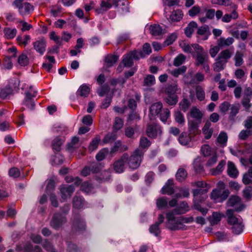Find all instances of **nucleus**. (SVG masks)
<instances>
[{"label":"nucleus","mask_w":252,"mask_h":252,"mask_svg":"<svg viewBox=\"0 0 252 252\" xmlns=\"http://www.w3.org/2000/svg\"><path fill=\"white\" fill-rule=\"evenodd\" d=\"M143 52L141 51H133L123 56L122 63L125 67H130L133 65V60H139L141 58H144Z\"/></svg>","instance_id":"20e7f679"},{"label":"nucleus","mask_w":252,"mask_h":252,"mask_svg":"<svg viewBox=\"0 0 252 252\" xmlns=\"http://www.w3.org/2000/svg\"><path fill=\"white\" fill-rule=\"evenodd\" d=\"M32 6L29 3H24L22 7L19 10V13L24 16L29 14L32 10Z\"/></svg>","instance_id":"a19ab883"},{"label":"nucleus","mask_w":252,"mask_h":252,"mask_svg":"<svg viewBox=\"0 0 252 252\" xmlns=\"http://www.w3.org/2000/svg\"><path fill=\"white\" fill-rule=\"evenodd\" d=\"M179 143L182 145H187L189 144L191 141V138L189 134L186 132H182L178 138Z\"/></svg>","instance_id":"ea45409f"},{"label":"nucleus","mask_w":252,"mask_h":252,"mask_svg":"<svg viewBox=\"0 0 252 252\" xmlns=\"http://www.w3.org/2000/svg\"><path fill=\"white\" fill-rule=\"evenodd\" d=\"M187 176V173L185 169L180 168L178 170L176 173V179L179 181H182L186 178Z\"/></svg>","instance_id":"e2e57ef3"},{"label":"nucleus","mask_w":252,"mask_h":252,"mask_svg":"<svg viewBox=\"0 0 252 252\" xmlns=\"http://www.w3.org/2000/svg\"><path fill=\"white\" fill-rule=\"evenodd\" d=\"M244 225L243 224L242 220L238 223H236L231 227L232 232L236 235L240 234L243 230Z\"/></svg>","instance_id":"79ce46f5"},{"label":"nucleus","mask_w":252,"mask_h":252,"mask_svg":"<svg viewBox=\"0 0 252 252\" xmlns=\"http://www.w3.org/2000/svg\"><path fill=\"white\" fill-rule=\"evenodd\" d=\"M182 11L179 9L173 11L170 17V19L172 22H178L182 18Z\"/></svg>","instance_id":"a18cd8bd"},{"label":"nucleus","mask_w":252,"mask_h":252,"mask_svg":"<svg viewBox=\"0 0 252 252\" xmlns=\"http://www.w3.org/2000/svg\"><path fill=\"white\" fill-rule=\"evenodd\" d=\"M227 204L228 207L234 208V209H233L234 212L235 211H241L245 207V205L242 203L241 198L237 195L231 196L227 202Z\"/></svg>","instance_id":"0eeeda50"},{"label":"nucleus","mask_w":252,"mask_h":252,"mask_svg":"<svg viewBox=\"0 0 252 252\" xmlns=\"http://www.w3.org/2000/svg\"><path fill=\"white\" fill-rule=\"evenodd\" d=\"M31 94H27V95H25V99H24L22 104L25 105L28 108L31 110H33L35 108V104L34 101V98L35 97L32 96Z\"/></svg>","instance_id":"6ab92c4d"},{"label":"nucleus","mask_w":252,"mask_h":252,"mask_svg":"<svg viewBox=\"0 0 252 252\" xmlns=\"http://www.w3.org/2000/svg\"><path fill=\"white\" fill-rule=\"evenodd\" d=\"M189 210V207L188 203L185 201H182L177 208L166 213V219L167 220H172L174 219V216L185 214Z\"/></svg>","instance_id":"423d86ee"},{"label":"nucleus","mask_w":252,"mask_h":252,"mask_svg":"<svg viewBox=\"0 0 252 252\" xmlns=\"http://www.w3.org/2000/svg\"><path fill=\"white\" fill-rule=\"evenodd\" d=\"M209 27L207 25H205L203 27H199L198 29L197 34L199 35L203 36L202 39L205 40L208 38V34L207 33Z\"/></svg>","instance_id":"09e8293b"},{"label":"nucleus","mask_w":252,"mask_h":252,"mask_svg":"<svg viewBox=\"0 0 252 252\" xmlns=\"http://www.w3.org/2000/svg\"><path fill=\"white\" fill-rule=\"evenodd\" d=\"M4 33L5 37L7 39L13 38L17 33L16 29L5 28L4 30Z\"/></svg>","instance_id":"bf43d9fd"},{"label":"nucleus","mask_w":252,"mask_h":252,"mask_svg":"<svg viewBox=\"0 0 252 252\" xmlns=\"http://www.w3.org/2000/svg\"><path fill=\"white\" fill-rule=\"evenodd\" d=\"M226 162L224 160H221L216 168H212L210 172L212 175L216 176L220 174L223 170Z\"/></svg>","instance_id":"cd10ccee"},{"label":"nucleus","mask_w":252,"mask_h":252,"mask_svg":"<svg viewBox=\"0 0 252 252\" xmlns=\"http://www.w3.org/2000/svg\"><path fill=\"white\" fill-rule=\"evenodd\" d=\"M190 115L191 117L195 119L196 121H198V124H200L203 114L199 109L196 107L192 108L190 110Z\"/></svg>","instance_id":"a878e982"},{"label":"nucleus","mask_w":252,"mask_h":252,"mask_svg":"<svg viewBox=\"0 0 252 252\" xmlns=\"http://www.w3.org/2000/svg\"><path fill=\"white\" fill-rule=\"evenodd\" d=\"M25 252H41L42 249L38 246H35L34 247L31 243L26 244L24 248Z\"/></svg>","instance_id":"de8ad7c7"},{"label":"nucleus","mask_w":252,"mask_h":252,"mask_svg":"<svg viewBox=\"0 0 252 252\" xmlns=\"http://www.w3.org/2000/svg\"><path fill=\"white\" fill-rule=\"evenodd\" d=\"M159 118L161 121L165 123L170 116V112L168 108H163L160 111Z\"/></svg>","instance_id":"864d4df0"},{"label":"nucleus","mask_w":252,"mask_h":252,"mask_svg":"<svg viewBox=\"0 0 252 252\" xmlns=\"http://www.w3.org/2000/svg\"><path fill=\"white\" fill-rule=\"evenodd\" d=\"M251 97V94H245L241 100V104L247 112H250L252 106V104L250 102Z\"/></svg>","instance_id":"5701e85b"},{"label":"nucleus","mask_w":252,"mask_h":252,"mask_svg":"<svg viewBox=\"0 0 252 252\" xmlns=\"http://www.w3.org/2000/svg\"><path fill=\"white\" fill-rule=\"evenodd\" d=\"M81 145V142L78 137L74 136L72 138L71 142L68 144L67 149L70 151H73L74 149L78 148Z\"/></svg>","instance_id":"2f4dec72"},{"label":"nucleus","mask_w":252,"mask_h":252,"mask_svg":"<svg viewBox=\"0 0 252 252\" xmlns=\"http://www.w3.org/2000/svg\"><path fill=\"white\" fill-rule=\"evenodd\" d=\"M174 182L173 180H168L161 189V193L162 194L172 195L174 193L173 186Z\"/></svg>","instance_id":"f3484780"},{"label":"nucleus","mask_w":252,"mask_h":252,"mask_svg":"<svg viewBox=\"0 0 252 252\" xmlns=\"http://www.w3.org/2000/svg\"><path fill=\"white\" fill-rule=\"evenodd\" d=\"M233 52L234 49L233 48L225 49L219 53L217 57L218 59L226 63L231 57Z\"/></svg>","instance_id":"dca6fc26"},{"label":"nucleus","mask_w":252,"mask_h":252,"mask_svg":"<svg viewBox=\"0 0 252 252\" xmlns=\"http://www.w3.org/2000/svg\"><path fill=\"white\" fill-rule=\"evenodd\" d=\"M90 92V88L86 84L81 86L77 92V95L81 97H87Z\"/></svg>","instance_id":"7c9ffc66"},{"label":"nucleus","mask_w":252,"mask_h":252,"mask_svg":"<svg viewBox=\"0 0 252 252\" xmlns=\"http://www.w3.org/2000/svg\"><path fill=\"white\" fill-rule=\"evenodd\" d=\"M156 204L159 209L168 208V201L166 197H163L158 198L157 200Z\"/></svg>","instance_id":"5fc2aeb1"},{"label":"nucleus","mask_w":252,"mask_h":252,"mask_svg":"<svg viewBox=\"0 0 252 252\" xmlns=\"http://www.w3.org/2000/svg\"><path fill=\"white\" fill-rule=\"evenodd\" d=\"M226 214L228 218V223L231 226L242 220L240 217L237 218L234 215V210L232 209H228Z\"/></svg>","instance_id":"a211bd4d"},{"label":"nucleus","mask_w":252,"mask_h":252,"mask_svg":"<svg viewBox=\"0 0 252 252\" xmlns=\"http://www.w3.org/2000/svg\"><path fill=\"white\" fill-rule=\"evenodd\" d=\"M150 30V33L154 36L160 35L165 32L164 30L159 25L151 26Z\"/></svg>","instance_id":"473e14b6"},{"label":"nucleus","mask_w":252,"mask_h":252,"mask_svg":"<svg viewBox=\"0 0 252 252\" xmlns=\"http://www.w3.org/2000/svg\"><path fill=\"white\" fill-rule=\"evenodd\" d=\"M168 228L172 230H179L183 228L184 223H190L193 221L192 217L186 218L183 216L176 217L174 216V219L172 220H167Z\"/></svg>","instance_id":"f03ea898"},{"label":"nucleus","mask_w":252,"mask_h":252,"mask_svg":"<svg viewBox=\"0 0 252 252\" xmlns=\"http://www.w3.org/2000/svg\"><path fill=\"white\" fill-rule=\"evenodd\" d=\"M100 140V136L98 135H96L90 142L89 146V150L90 152H93L97 148Z\"/></svg>","instance_id":"c9c22d12"},{"label":"nucleus","mask_w":252,"mask_h":252,"mask_svg":"<svg viewBox=\"0 0 252 252\" xmlns=\"http://www.w3.org/2000/svg\"><path fill=\"white\" fill-rule=\"evenodd\" d=\"M165 95L164 99L168 105H174L176 104L178 100V97L176 94Z\"/></svg>","instance_id":"c756f323"},{"label":"nucleus","mask_w":252,"mask_h":252,"mask_svg":"<svg viewBox=\"0 0 252 252\" xmlns=\"http://www.w3.org/2000/svg\"><path fill=\"white\" fill-rule=\"evenodd\" d=\"M60 190L62 199L65 200L70 197L75 190V188L72 185H63L60 187Z\"/></svg>","instance_id":"ddd939ff"},{"label":"nucleus","mask_w":252,"mask_h":252,"mask_svg":"<svg viewBox=\"0 0 252 252\" xmlns=\"http://www.w3.org/2000/svg\"><path fill=\"white\" fill-rule=\"evenodd\" d=\"M63 141L61 138L57 137L52 142V147L54 150L59 152L61 150V147L63 145Z\"/></svg>","instance_id":"3c124183"},{"label":"nucleus","mask_w":252,"mask_h":252,"mask_svg":"<svg viewBox=\"0 0 252 252\" xmlns=\"http://www.w3.org/2000/svg\"><path fill=\"white\" fill-rule=\"evenodd\" d=\"M211 122L207 121L202 128L203 133L205 135V138L206 139H210L212 135L213 129L211 127Z\"/></svg>","instance_id":"412c9836"},{"label":"nucleus","mask_w":252,"mask_h":252,"mask_svg":"<svg viewBox=\"0 0 252 252\" xmlns=\"http://www.w3.org/2000/svg\"><path fill=\"white\" fill-rule=\"evenodd\" d=\"M13 90L11 87L6 86L0 89V97L2 99H7L13 94Z\"/></svg>","instance_id":"4be33fe9"},{"label":"nucleus","mask_w":252,"mask_h":252,"mask_svg":"<svg viewBox=\"0 0 252 252\" xmlns=\"http://www.w3.org/2000/svg\"><path fill=\"white\" fill-rule=\"evenodd\" d=\"M196 96L199 101H203L205 97L204 89L201 86H197L195 88Z\"/></svg>","instance_id":"8fccbe9b"},{"label":"nucleus","mask_w":252,"mask_h":252,"mask_svg":"<svg viewBox=\"0 0 252 252\" xmlns=\"http://www.w3.org/2000/svg\"><path fill=\"white\" fill-rule=\"evenodd\" d=\"M237 5H233L232 7H230L229 11H231L230 14H226L221 18V21L224 23H229L232 19L236 20L239 17L238 12H237Z\"/></svg>","instance_id":"f8f14e48"},{"label":"nucleus","mask_w":252,"mask_h":252,"mask_svg":"<svg viewBox=\"0 0 252 252\" xmlns=\"http://www.w3.org/2000/svg\"><path fill=\"white\" fill-rule=\"evenodd\" d=\"M189 130L190 133L195 134L196 133L198 130V121H191L189 123Z\"/></svg>","instance_id":"052dcab7"},{"label":"nucleus","mask_w":252,"mask_h":252,"mask_svg":"<svg viewBox=\"0 0 252 252\" xmlns=\"http://www.w3.org/2000/svg\"><path fill=\"white\" fill-rule=\"evenodd\" d=\"M162 109V104L160 102L153 103L150 107V113L151 115L155 116L158 115Z\"/></svg>","instance_id":"aec40b11"},{"label":"nucleus","mask_w":252,"mask_h":252,"mask_svg":"<svg viewBox=\"0 0 252 252\" xmlns=\"http://www.w3.org/2000/svg\"><path fill=\"white\" fill-rule=\"evenodd\" d=\"M42 246L48 252H57L52 244L47 240L43 242Z\"/></svg>","instance_id":"338daca9"},{"label":"nucleus","mask_w":252,"mask_h":252,"mask_svg":"<svg viewBox=\"0 0 252 252\" xmlns=\"http://www.w3.org/2000/svg\"><path fill=\"white\" fill-rule=\"evenodd\" d=\"M177 90V84L172 83L168 85L165 89V94H176Z\"/></svg>","instance_id":"4d7b16f0"},{"label":"nucleus","mask_w":252,"mask_h":252,"mask_svg":"<svg viewBox=\"0 0 252 252\" xmlns=\"http://www.w3.org/2000/svg\"><path fill=\"white\" fill-rule=\"evenodd\" d=\"M217 61L214 63L213 67L214 70L216 72H220L224 68L226 63L220 60H218L217 58Z\"/></svg>","instance_id":"6e6d98bb"},{"label":"nucleus","mask_w":252,"mask_h":252,"mask_svg":"<svg viewBox=\"0 0 252 252\" xmlns=\"http://www.w3.org/2000/svg\"><path fill=\"white\" fill-rule=\"evenodd\" d=\"M118 60V56L116 55H108L105 58V63L107 67L112 66Z\"/></svg>","instance_id":"c03bdc74"},{"label":"nucleus","mask_w":252,"mask_h":252,"mask_svg":"<svg viewBox=\"0 0 252 252\" xmlns=\"http://www.w3.org/2000/svg\"><path fill=\"white\" fill-rule=\"evenodd\" d=\"M33 49L40 55H43L46 51V42L43 38H40L33 42Z\"/></svg>","instance_id":"2eb2a0df"},{"label":"nucleus","mask_w":252,"mask_h":252,"mask_svg":"<svg viewBox=\"0 0 252 252\" xmlns=\"http://www.w3.org/2000/svg\"><path fill=\"white\" fill-rule=\"evenodd\" d=\"M182 48L185 52L191 54L195 60L194 64L196 66H201L206 72H209V55L202 46L198 44L189 45L185 43Z\"/></svg>","instance_id":"f257e3e1"},{"label":"nucleus","mask_w":252,"mask_h":252,"mask_svg":"<svg viewBox=\"0 0 252 252\" xmlns=\"http://www.w3.org/2000/svg\"><path fill=\"white\" fill-rule=\"evenodd\" d=\"M244 197L247 200L252 199V186L247 187L243 191Z\"/></svg>","instance_id":"774afa93"},{"label":"nucleus","mask_w":252,"mask_h":252,"mask_svg":"<svg viewBox=\"0 0 252 252\" xmlns=\"http://www.w3.org/2000/svg\"><path fill=\"white\" fill-rule=\"evenodd\" d=\"M84 40L82 38H79L77 40V44L75 46V49H72L70 51L71 56H74L81 52L80 48L83 47Z\"/></svg>","instance_id":"c85d7f7f"},{"label":"nucleus","mask_w":252,"mask_h":252,"mask_svg":"<svg viewBox=\"0 0 252 252\" xmlns=\"http://www.w3.org/2000/svg\"><path fill=\"white\" fill-rule=\"evenodd\" d=\"M201 151L202 155L206 157H210L216 153L215 150L207 145L202 146Z\"/></svg>","instance_id":"58836bf2"},{"label":"nucleus","mask_w":252,"mask_h":252,"mask_svg":"<svg viewBox=\"0 0 252 252\" xmlns=\"http://www.w3.org/2000/svg\"><path fill=\"white\" fill-rule=\"evenodd\" d=\"M112 7L106 0H103L100 4V7L95 10L97 14H103L108 11Z\"/></svg>","instance_id":"f704fd0d"},{"label":"nucleus","mask_w":252,"mask_h":252,"mask_svg":"<svg viewBox=\"0 0 252 252\" xmlns=\"http://www.w3.org/2000/svg\"><path fill=\"white\" fill-rule=\"evenodd\" d=\"M243 54L239 51L236 53L234 57L235 65L236 66H240L244 63L243 59Z\"/></svg>","instance_id":"0e129e2a"},{"label":"nucleus","mask_w":252,"mask_h":252,"mask_svg":"<svg viewBox=\"0 0 252 252\" xmlns=\"http://www.w3.org/2000/svg\"><path fill=\"white\" fill-rule=\"evenodd\" d=\"M155 83L156 80L154 76L149 74L145 77L143 85L145 86L150 87L154 85Z\"/></svg>","instance_id":"13d9d810"},{"label":"nucleus","mask_w":252,"mask_h":252,"mask_svg":"<svg viewBox=\"0 0 252 252\" xmlns=\"http://www.w3.org/2000/svg\"><path fill=\"white\" fill-rule=\"evenodd\" d=\"M128 160V154L125 153L113 164V169L116 173H122L125 170V163Z\"/></svg>","instance_id":"9d476101"},{"label":"nucleus","mask_w":252,"mask_h":252,"mask_svg":"<svg viewBox=\"0 0 252 252\" xmlns=\"http://www.w3.org/2000/svg\"><path fill=\"white\" fill-rule=\"evenodd\" d=\"M230 112L229 114V119L231 120H233L236 115L239 113L240 106L239 104H232L229 108Z\"/></svg>","instance_id":"4c0bfd02"},{"label":"nucleus","mask_w":252,"mask_h":252,"mask_svg":"<svg viewBox=\"0 0 252 252\" xmlns=\"http://www.w3.org/2000/svg\"><path fill=\"white\" fill-rule=\"evenodd\" d=\"M123 125L124 123L122 119L119 117H116L115 119V122L113 125V131H116V132H117L123 127Z\"/></svg>","instance_id":"69168bd1"},{"label":"nucleus","mask_w":252,"mask_h":252,"mask_svg":"<svg viewBox=\"0 0 252 252\" xmlns=\"http://www.w3.org/2000/svg\"><path fill=\"white\" fill-rule=\"evenodd\" d=\"M229 193L228 189H213L211 194V198L216 202H222L226 199Z\"/></svg>","instance_id":"1a4fd4ad"},{"label":"nucleus","mask_w":252,"mask_h":252,"mask_svg":"<svg viewBox=\"0 0 252 252\" xmlns=\"http://www.w3.org/2000/svg\"><path fill=\"white\" fill-rule=\"evenodd\" d=\"M144 151L140 148L136 149L133 154L129 158L127 161L129 168L132 169H137L140 165Z\"/></svg>","instance_id":"7ed1b4c3"},{"label":"nucleus","mask_w":252,"mask_h":252,"mask_svg":"<svg viewBox=\"0 0 252 252\" xmlns=\"http://www.w3.org/2000/svg\"><path fill=\"white\" fill-rule=\"evenodd\" d=\"M186 57L182 54L177 56L174 60L173 65L179 66L182 65L186 61Z\"/></svg>","instance_id":"680f3d73"},{"label":"nucleus","mask_w":252,"mask_h":252,"mask_svg":"<svg viewBox=\"0 0 252 252\" xmlns=\"http://www.w3.org/2000/svg\"><path fill=\"white\" fill-rule=\"evenodd\" d=\"M150 141L145 136H141L139 141V148L144 152V149H147L151 145Z\"/></svg>","instance_id":"49530a36"},{"label":"nucleus","mask_w":252,"mask_h":252,"mask_svg":"<svg viewBox=\"0 0 252 252\" xmlns=\"http://www.w3.org/2000/svg\"><path fill=\"white\" fill-rule=\"evenodd\" d=\"M234 41L233 38L231 37H229L227 38L220 37L218 40L217 43L219 47H223L230 46L234 42Z\"/></svg>","instance_id":"393cba45"},{"label":"nucleus","mask_w":252,"mask_h":252,"mask_svg":"<svg viewBox=\"0 0 252 252\" xmlns=\"http://www.w3.org/2000/svg\"><path fill=\"white\" fill-rule=\"evenodd\" d=\"M84 205V200L82 197L79 196H75L73 198V206L77 209H80Z\"/></svg>","instance_id":"603ef678"},{"label":"nucleus","mask_w":252,"mask_h":252,"mask_svg":"<svg viewBox=\"0 0 252 252\" xmlns=\"http://www.w3.org/2000/svg\"><path fill=\"white\" fill-rule=\"evenodd\" d=\"M206 15L204 17H200L199 19L202 23H205L207 19H213L214 18L215 14V10L214 9H205Z\"/></svg>","instance_id":"bb28decb"},{"label":"nucleus","mask_w":252,"mask_h":252,"mask_svg":"<svg viewBox=\"0 0 252 252\" xmlns=\"http://www.w3.org/2000/svg\"><path fill=\"white\" fill-rule=\"evenodd\" d=\"M242 182L246 185L252 184V167H250L248 172L243 174Z\"/></svg>","instance_id":"72a5a7b5"},{"label":"nucleus","mask_w":252,"mask_h":252,"mask_svg":"<svg viewBox=\"0 0 252 252\" xmlns=\"http://www.w3.org/2000/svg\"><path fill=\"white\" fill-rule=\"evenodd\" d=\"M227 172L228 175L231 178H236L238 175V171L236 167L231 161L228 162Z\"/></svg>","instance_id":"b1692460"},{"label":"nucleus","mask_w":252,"mask_h":252,"mask_svg":"<svg viewBox=\"0 0 252 252\" xmlns=\"http://www.w3.org/2000/svg\"><path fill=\"white\" fill-rule=\"evenodd\" d=\"M71 223V231L73 233L82 232L86 230V222L79 214L73 216Z\"/></svg>","instance_id":"39448f33"},{"label":"nucleus","mask_w":252,"mask_h":252,"mask_svg":"<svg viewBox=\"0 0 252 252\" xmlns=\"http://www.w3.org/2000/svg\"><path fill=\"white\" fill-rule=\"evenodd\" d=\"M164 219V217L163 215L160 214L158 216V221L156 222L155 224L151 225L150 227V232L154 234L156 236H158L161 232L159 225L163 222Z\"/></svg>","instance_id":"4468645a"},{"label":"nucleus","mask_w":252,"mask_h":252,"mask_svg":"<svg viewBox=\"0 0 252 252\" xmlns=\"http://www.w3.org/2000/svg\"><path fill=\"white\" fill-rule=\"evenodd\" d=\"M161 128L159 125L156 124L148 125L146 134L149 137L155 138L161 135Z\"/></svg>","instance_id":"9b49d317"},{"label":"nucleus","mask_w":252,"mask_h":252,"mask_svg":"<svg viewBox=\"0 0 252 252\" xmlns=\"http://www.w3.org/2000/svg\"><path fill=\"white\" fill-rule=\"evenodd\" d=\"M66 222L67 219L65 216L57 213L54 214L50 221V225L53 228L58 229Z\"/></svg>","instance_id":"6e6552de"},{"label":"nucleus","mask_w":252,"mask_h":252,"mask_svg":"<svg viewBox=\"0 0 252 252\" xmlns=\"http://www.w3.org/2000/svg\"><path fill=\"white\" fill-rule=\"evenodd\" d=\"M175 121L179 125L183 126L185 123L184 115L180 111H176L174 114Z\"/></svg>","instance_id":"37998d69"},{"label":"nucleus","mask_w":252,"mask_h":252,"mask_svg":"<svg viewBox=\"0 0 252 252\" xmlns=\"http://www.w3.org/2000/svg\"><path fill=\"white\" fill-rule=\"evenodd\" d=\"M116 133V131H113L112 132L109 133L106 135L102 140L103 144H105L113 142L117 138Z\"/></svg>","instance_id":"e433bc0d"}]
</instances>
